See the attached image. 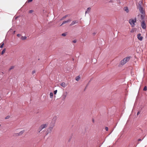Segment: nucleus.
<instances>
[{"mask_svg":"<svg viewBox=\"0 0 147 147\" xmlns=\"http://www.w3.org/2000/svg\"><path fill=\"white\" fill-rule=\"evenodd\" d=\"M142 4V1H140L138 3V8L139 9V10L141 14H143V12H145L143 10V8L142 7L141 4Z\"/></svg>","mask_w":147,"mask_h":147,"instance_id":"obj_1","label":"nucleus"},{"mask_svg":"<svg viewBox=\"0 0 147 147\" xmlns=\"http://www.w3.org/2000/svg\"><path fill=\"white\" fill-rule=\"evenodd\" d=\"M136 22V19L135 18L134 19H130L129 22L132 27H134L135 25V23Z\"/></svg>","mask_w":147,"mask_h":147,"instance_id":"obj_2","label":"nucleus"},{"mask_svg":"<svg viewBox=\"0 0 147 147\" xmlns=\"http://www.w3.org/2000/svg\"><path fill=\"white\" fill-rule=\"evenodd\" d=\"M130 59L129 57H127L121 61V64L122 65L125 64Z\"/></svg>","mask_w":147,"mask_h":147,"instance_id":"obj_3","label":"nucleus"},{"mask_svg":"<svg viewBox=\"0 0 147 147\" xmlns=\"http://www.w3.org/2000/svg\"><path fill=\"white\" fill-rule=\"evenodd\" d=\"M24 130H23L20 131L19 133H15L13 136H18L22 135L24 132Z\"/></svg>","mask_w":147,"mask_h":147,"instance_id":"obj_4","label":"nucleus"},{"mask_svg":"<svg viewBox=\"0 0 147 147\" xmlns=\"http://www.w3.org/2000/svg\"><path fill=\"white\" fill-rule=\"evenodd\" d=\"M141 26L142 28L144 29H145L146 28V24L145 23V21L143 20L142 21L141 23Z\"/></svg>","mask_w":147,"mask_h":147,"instance_id":"obj_5","label":"nucleus"},{"mask_svg":"<svg viewBox=\"0 0 147 147\" xmlns=\"http://www.w3.org/2000/svg\"><path fill=\"white\" fill-rule=\"evenodd\" d=\"M137 37L138 39L140 40H142L143 39V37L141 36V34L140 33L138 34Z\"/></svg>","mask_w":147,"mask_h":147,"instance_id":"obj_6","label":"nucleus"},{"mask_svg":"<svg viewBox=\"0 0 147 147\" xmlns=\"http://www.w3.org/2000/svg\"><path fill=\"white\" fill-rule=\"evenodd\" d=\"M53 127H54V125H53L50 126L49 128L47 130V131H48L49 133H50L51 132V131H52V130L53 128Z\"/></svg>","mask_w":147,"mask_h":147,"instance_id":"obj_7","label":"nucleus"},{"mask_svg":"<svg viewBox=\"0 0 147 147\" xmlns=\"http://www.w3.org/2000/svg\"><path fill=\"white\" fill-rule=\"evenodd\" d=\"M78 20H75L73 21L71 24H70V26H72L75 24L78 23Z\"/></svg>","mask_w":147,"mask_h":147,"instance_id":"obj_8","label":"nucleus"},{"mask_svg":"<svg viewBox=\"0 0 147 147\" xmlns=\"http://www.w3.org/2000/svg\"><path fill=\"white\" fill-rule=\"evenodd\" d=\"M71 21V20L70 19L68 20L67 21H64L62 23L61 25L60 26H61L63 25V24H65L66 23H68L69 22H70Z\"/></svg>","mask_w":147,"mask_h":147,"instance_id":"obj_9","label":"nucleus"},{"mask_svg":"<svg viewBox=\"0 0 147 147\" xmlns=\"http://www.w3.org/2000/svg\"><path fill=\"white\" fill-rule=\"evenodd\" d=\"M61 86L63 88L67 86V84H65V82H63L61 84Z\"/></svg>","mask_w":147,"mask_h":147,"instance_id":"obj_10","label":"nucleus"},{"mask_svg":"<svg viewBox=\"0 0 147 147\" xmlns=\"http://www.w3.org/2000/svg\"><path fill=\"white\" fill-rule=\"evenodd\" d=\"M47 127V125L46 124H44L42 125L40 127L43 129L46 128Z\"/></svg>","mask_w":147,"mask_h":147,"instance_id":"obj_11","label":"nucleus"},{"mask_svg":"<svg viewBox=\"0 0 147 147\" xmlns=\"http://www.w3.org/2000/svg\"><path fill=\"white\" fill-rule=\"evenodd\" d=\"M124 10L127 13H128L129 11L128 7H125L124 8Z\"/></svg>","mask_w":147,"mask_h":147,"instance_id":"obj_12","label":"nucleus"},{"mask_svg":"<svg viewBox=\"0 0 147 147\" xmlns=\"http://www.w3.org/2000/svg\"><path fill=\"white\" fill-rule=\"evenodd\" d=\"M145 12H143V14H141V18L142 20L144 19L145 17Z\"/></svg>","mask_w":147,"mask_h":147,"instance_id":"obj_13","label":"nucleus"},{"mask_svg":"<svg viewBox=\"0 0 147 147\" xmlns=\"http://www.w3.org/2000/svg\"><path fill=\"white\" fill-rule=\"evenodd\" d=\"M90 8L88 7V8L85 12V14H86L87 13H89L90 12Z\"/></svg>","mask_w":147,"mask_h":147,"instance_id":"obj_14","label":"nucleus"},{"mask_svg":"<svg viewBox=\"0 0 147 147\" xmlns=\"http://www.w3.org/2000/svg\"><path fill=\"white\" fill-rule=\"evenodd\" d=\"M26 38H27V37L26 36H22L21 38V39L22 40H25L26 39Z\"/></svg>","mask_w":147,"mask_h":147,"instance_id":"obj_15","label":"nucleus"},{"mask_svg":"<svg viewBox=\"0 0 147 147\" xmlns=\"http://www.w3.org/2000/svg\"><path fill=\"white\" fill-rule=\"evenodd\" d=\"M68 16V15H65V16H63V17L61 19V20H63L64 19H65V18H66V17H67V16Z\"/></svg>","mask_w":147,"mask_h":147,"instance_id":"obj_16","label":"nucleus"},{"mask_svg":"<svg viewBox=\"0 0 147 147\" xmlns=\"http://www.w3.org/2000/svg\"><path fill=\"white\" fill-rule=\"evenodd\" d=\"M56 119V117H54L52 119V122H53L54 123H55Z\"/></svg>","mask_w":147,"mask_h":147,"instance_id":"obj_17","label":"nucleus"},{"mask_svg":"<svg viewBox=\"0 0 147 147\" xmlns=\"http://www.w3.org/2000/svg\"><path fill=\"white\" fill-rule=\"evenodd\" d=\"M80 78L79 76H78L76 77V80L78 81Z\"/></svg>","mask_w":147,"mask_h":147,"instance_id":"obj_18","label":"nucleus"},{"mask_svg":"<svg viewBox=\"0 0 147 147\" xmlns=\"http://www.w3.org/2000/svg\"><path fill=\"white\" fill-rule=\"evenodd\" d=\"M6 51V49L5 48L3 49V50L2 51L1 53V54L2 55H3L5 52Z\"/></svg>","mask_w":147,"mask_h":147,"instance_id":"obj_19","label":"nucleus"},{"mask_svg":"<svg viewBox=\"0 0 147 147\" xmlns=\"http://www.w3.org/2000/svg\"><path fill=\"white\" fill-rule=\"evenodd\" d=\"M49 95H50V97L51 98H52L53 97V93L52 92H51L50 93Z\"/></svg>","mask_w":147,"mask_h":147,"instance_id":"obj_20","label":"nucleus"},{"mask_svg":"<svg viewBox=\"0 0 147 147\" xmlns=\"http://www.w3.org/2000/svg\"><path fill=\"white\" fill-rule=\"evenodd\" d=\"M42 129L40 127L38 130V133H40Z\"/></svg>","mask_w":147,"mask_h":147,"instance_id":"obj_21","label":"nucleus"},{"mask_svg":"<svg viewBox=\"0 0 147 147\" xmlns=\"http://www.w3.org/2000/svg\"><path fill=\"white\" fill-rule=\"evenodd\" d=\"M147 88L146 86H145L143 89V90L144 91H146L147 90Z\"/></svg>","mask_w":147,"mask_h":147,"instance_id":"obj_22","label":"nucleus"},{"mask_svg":"<svg viewBox=\"0 0 147 147\" xmlns=\"http://www.w3.org/2000/svg\"><path fill=\"white\" fill-rule=\"evenodd\" d=\"M4 45V43L3 42H2V44L0 46V48H2L3 47Z\"/></svg>","mask_w":147,"mask_h":147,"instance_id":"obj_23","label":"nucleus"},{"mask_svg":"<svg viewBox=\"0 0 147 147\" xmlns=\"http://www.w3.org/2000/svg\"><path fill=\"white\" fill-rule=\"evenodd\" d=\"M14 67L13 66H11V67L9 69V71H10L11 70L13 69Z\"/></svg>","mask_w":147,"mask_h":147,"instance_id":"obj_24","label":"nucleus"},{"mask_svg":"<svg viewBox=\"0 0 147 147\" xmlns=\"http://www.w3.org/2000/svg\"><path fill=\"white\" fill-rule=\"evenodd\" d=\"M57 90H55L54 91V94H56L57 93Z\"/></svg>","mask_w":147,"mask_h":147,"instance_id":"obj_25","label":"nucleus"},{"mask_svg":"<svg viewBox=\"0 0 147 147\" xmlns=\"http://www.w3.org/2000/svg\"><path fill=\"white\" fill-rule=\"evenodd\" d=\"M61 35L63 36H66V34L65 33H63Z\"/></svg>","mask_w":147,"mask_h":147,"instance_id":"obj_26","label":"nucleus"},{"mask_svg":"<svg viewBox=\"0 0 147 147\" xmlns=\"http://www.w3.org/2000/svg\"><path fill=\"white\" fill-rule=\"evenodd\" d=\"M33 12V11L32 10H31L29 11V13H32Z\"/></svg>","mask_w":147,"mask_h":147,"instance_id":"obj_27","label":"nucleus"},{"mask_svg":"<svg viewBox=\"0 0 147 147\" xmlns=\"http://www.w3.org/2000/svg\"><path fill=\"white\" fill-rule=\"evenodd\" d=\"M10 116H7L5 118V119H9V118Z\"/></svg>","mask_w":147,"mask_h":147,"instance_id":"obj_28","label":"nucleus"},{"mask_svg":"<svg viewBox=\"0 0 147 147\" xmlns=\"http://www.w3.org/2000/svg\"><path fill=\"white\" fill-rule=\"evenodd\" d=\"M33 0H28L27 1L28 3L31 2Z\"/></svg>","mask_w":147,"mask_h":147,"instance_id":"obj_29","label":"nucleus"},{"mask_svg":"<svg viewBox=\"0 0 147 147\" xmlns=\"http://www.w3.org/2000/svg\"><path fill=\"white\" fill-rule=\"evenodd\" d=\"M35 73V71L34 70H33L32 71V74H34Z\"/></svg>","mask_w":147,"mask_h":147,"instance_id":"obj_30","label":"nucleus"},{"mask_svg":"<svg viewBox=\"0 0 147 147\" xmlns=\"http://www.w3.org/2000/svg\"><path fill=\"white\" fill-rule=\"evenodd\" d=\"M105 130L107 131L108 130V128L107 127H105Z\"/></svg>","mask_w":147,"mask_h":147,"instance_id":"obj_31","label":"nucleus"},{"mask_svg":"<svg viewBox=\"0 0 147 147\" xmlns=\"http://www.w3.org/2000/svg\"><path fill=\"white\" fill-rule=\"evenodd\" d=\"M73 42L74 43H76V40H74L73 41Z\"/></svg>","mask_w":147,"mask_h":147,"instance_id":"obj_32","label":"nucleus"},{"mask_svg":"<svg viewBox=\"0 0 147 147\" xmlns=\"http://www.w3.org/2000/svg\"><path fill=\"white\" fill-rule=\"evenodd\" d=\"M17 36L18 37H20L21 36V35L20 34H17Z\"/></svg>","mask_w":147,"mask_h":147,"instance_id":"obj_33","label":"nucleus"},{"mask_svg":"<svg viewBox=\"0 0 147 147\" xmlns=\"http://www.w3.org/2000/svg\"><path fill=\"white\" fill-rule=\"evenodd\" d=\"M140 113V112L139 111H138L137 113V115H138Z\"/></svg>","mask_w":147,"mask_h":147,"instance_id":"obj_34","label":"nucleus"},{"mask_svg":"<svg viewBox=\"0 0 147 147\" xmlns=\"http://www.w3.org/2000/svg\"><path fill=\"white\" fill-rule=\"evenodd\" d=\"M93 35H95V33H93Z\"/></svg>","mask_w":147,"mask_h":147,"instance_id":"obj_35","label":"nucleus"},{"mask_svg":"<svg viewBox=\"0 0 147 147\" xmlns=\"http://www.w3.org/2000/svg\"><path fill=\"white\" fill-rule=\"evenodd\" d=\"M92 121H93V122H94V119H92Z\"/></svg>","mask_w":147,"mask_h":147,"instance_id":"obj_36","label":"nucleus"},{"mask_svg":"<svg viewBox=\"0 0 147 147\" xmlns=\"http://www.w3.org/2000/svg\"><path fill=\"white\" fill-rule=\"evenodd\" d=\"M15 31H14L13 32V33H15Z\"/></svg>","mask_w":147,"mask_h":147,"instance_id":"obj_37","label":"nucleus"},{"mask_svg":"<svg viewBox=\"0 0 147 147\" xmlns=\"http://www.w3.org/2000/svg\"><path fill=\"white\" fill-rule=\"evenodd\" d=\"M140 140V139L139 140Z\"/></svg>","mask_w":147,"mask_h":147,"instance_id":"obj_38","label":"nucleus"},{"mask_svg":"<svg viewBox=\"0 0 147 147\" xmlns=\"http://www.w3.org/2000/svg\"><path fill=\"white\" fill-rule=\"evenodd\" d=\"M1 126V125H0V126Z\"/></svg>","mask_w":147,"mask_h":147,"instance_id":"obj_39","label":"nucleus"}]
</instances>
